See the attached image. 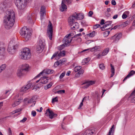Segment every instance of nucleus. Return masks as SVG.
Here are the masks:
<instances>
[{
  "label": "nucleus",
  "instance_id": "473e14b6",
  "mask_svg": "<svg viewBox=\"0 0 135 135\" xmlns=\"http://www.w3.org/2000/svg\"><path fill=\"white\" fill-rule=\"evenodd\" d=\"M84 16L83 15L79 13L78 14V20H81L84 18Z\"/></svg>",
  "mask_w": 135,
  "mask_h": 135
},
{
  "label": "nucleus",
  "instance_id": "13d9d810",
  "mask_svg": "<svg viewBox=\"0 0 135 135\" xmlns=\"http://www.w3.org/2000/svg\"><path fill=\"white\" fill-rule=\"evenodd\" d=\"M83 100H82L81 102V103L80 105H79V107L78 108L79 109L80 108H81V107L83 105Z\"/></svg>",
  "mask_w": 135,
  "mask_h": 135
},
{
  "label": "nucleus",
  "instance_id": "680f3d73",
  "mask_svg": "<svg viewBox=\"0 0 135 135\" xmlns=\"http://www.w3.org/2000/svg\"><path fill=\"white\" fill-rule=\"evenodd\" d=\"M105 22V20L103 19H102L101 21L100 24L101 25H103L104 24H105V23H104Z\"/></svg>",
  "mask_w": 135,
  "mask_h": 135
},
{
  "label": "nucleus",
  "instance_id": "338daca9",
  "mask_svg": "<svg viewBox=\"0 0 135 135\" xmlns=\"http://www.w3.org/2000/svg\"><path fill=\"white\" fill-rule=\"evenodd\" d=\"M21 110V109H16L15 111V113H17L20 112Z\"/></svg>",
  "mask_w": 135,
  "mask_h": 135
},
{
  "label": "nucleus",
  "instance_id": "72a5a7b5",
  "mask_svg": "<svg viewBox=\"0 0 135 135\" xmlns=\"http://www.w3.org/2000/svg\"><path fill=\"white\" fill-rule=\"evenodd\" d=\"M95 32L94 31H93L92 32L88 34L87 35L89 37H93L95 36Z\"/></svg>",
  "mask_w": 135,
  "mask_h": 135
},
{
  "label": "nucleus",
  "instance_id": "58836bf2",
  "mask_svg": "<svg viewBox=\"0 0 135 135\" xmlns=\"http://www.w3.org/2000/svg\"><path fill=\"white\" fill-rule=\"evenodd\" d=\"M52 85V84L50 83L49 84H47V85L45 86L44 87V89L45 90H47V89L50 88Z\"/></svg>",
  "mask_w": 135,
  "mask_h": 135
},
{
  "label": "nucleus",
  "instance_id": "cd10ccee",
  "mask_svg": "<svg viewBox=\"0 0 135 135\" xmlns=\"http://www.w3.org/2000/svg\"><path fill=\"white\" fill-rule=\"evenodd\" d=\"M129 21H127L124 22H123L121 25V26L123 27H125L127 26L129 23Z\"/></svg>",
  "mask_w": 135,
  "mask_h": 135
},
{
  "label": "nucleus",
  "instance_id": "8fccbe9b",
  "mask_svg": "<svg viewBox=\"0 0 135 135\" xmlns=\"http://www.w3.org/2000/svg\"><path fill=\"white\" fill-rule=\"evenodd\" d=\"M100 96V94L97 91L95 92V97L97 99H98Z\"/></svg>",
  "mask_w": 135,
  "mask_h": 135
},
{
  "label": "nucleus",
  "instance_id": "de8ad7c7",
  "mask_svg": "<svg viewBox=\"0 0 135 135\" xmlns=\"http://www.w3.org/2000/svg\"><path fill=\"white\" fill-rule=\"evenodd\" d=\"M58 101V100L57 99V97H56L55 98L52 99V103H54L55 102H57Z\"/></svg>",
  "mask_w": 135,
  "mask_h": 135
},
{
  "label": "nucleus",
  "instance_id": "393cba45",
  "mask_svg": "<svg viewBox=\"0 0 135 135\" xmlns=\"http://www.w3.org/2000/svg\"><path fill=\"white\" fill-rule=\"evenodd\" d=\"M10 92V91L9 90H6V92L3 95H4L2 98H0V99H5L6 97H7L8 95L9 94Z\"/></svg>",
  "mask_w": 135,
  "mask_h": 135
},
{
  "label": "nucleus",
  "instance_id": "c9c22d12",
  "mask_svg": "<svg viewBox=\"0 0 135 135\" xmlns=\"http://www.w3.org/2000/svg\"><path fill=\"white\" fill-rule=\"evenodd\" d=\"M71 16L75 20H78V13H77L76 12H75Z\"/></svg>",
  "mask_w": 135,
  "mask_h": 135
},
{
  "label": "nucleus",
  "instance_id": "dca6fc26",
  "mask_svg": "<svg viewBox=\"0 0 135 135\" xmlns=\"http://www.w3.org/2000/svg\"><path fill=\"white\" fill-rule=\"evenodd\" d=\"M5 50L4 47H0V59H1L4 58Z\"/></svg>",
  "mask_w": 135,
  "mask_h": 135
},
{
  "label": "nucleus",
  "instance_id": "ddd939ff",
  "mask_svg": "<svg viewBox=\"0 0 135 135\" xmlns=\"http://www.w3.org/2000/svg\"><path fill=\"white\" fill-rule=\"evenodd\" d=\"M41 19V20L43 18L45 14L46 13V10L44 6H42L40 11Z\"/></svg>",
  "mask_w": 135,
  "mask_h": 135
},
{
  "label": "nucleus",
  "instance_id": "20e7f679",
  "mask_svg": "<svg viewBox=\"0 0 135 135\" xmlns=\"http://www.w3.org/2000/svg\"><path fill=\"white\" fill-rule=\"evenodd\" d=\"M20 33L22 37L25 38L26 41L29 40L31 34L30 32L26 27H24L22 28L20 31Z\"/></svg>",
  "mask_w": 135,
  "mask_h": 135
},
{
  "label": "nucleus",
  "instance_id": "3c124183",
  "mask_svg": "<svg viewBox=\"0 0 135 135\" xmlns=\"http://www.w3.org/2000/svg\"><path fill=\"white\" fill-rule=\"evenodd\" d=\"M65 72L62 73L59 76V78L60 79H61L63 78L65 75Z\"/></svg>",
  "mask_w": 135,
  "mask_h": 135
},
{
  "label": "nucleus",
  "instance_id": "f3484780",
  "mask_svg": "<svg viewBox=\"0 0 135 135\" xmlns=\"http://www.w3.org/2000/svg\"><path fill=\"white\" fill-rule=\"evenodd\" d=\"M48 77L43 76L41 78V84L46 83L48 81Z\"/></svg>",
  "mask_w": 135,
  "mask_h": 135
},
{
  "label": "nucleus",
  "instance_id": "412c9836",
  "mask_svg": "<svg viewBox=\"0 0 135 135\" xmlns=\"http://www.w3.org/2000/svg\"><path fill=\"white\" fill-rule=\"evenodd\" d=\"M66 4V3L62 2L61 4V6L60 8V9L61 11L63 12L67 9V7Z\"/></svg>",
  "mask_w": 135,
  "mask_h": 135
},
{
  "label": "nucleus",
  "instance_id": "4c0bfd02",
  "mask_svg": "<svg viewBox=\"0 0 135 135\" xmlns=\"http://www.w3.org/2000/svg\"><path fill=\"white\" fill-rule=\"evenodd\" d=\"M58 54V52H55L53 55L51 57V59H53L54 58L56 57V58H58L57 54Z\"/></svg>",
  "mask_w": 135,
  "mask_h": 135
},
{
  "label": "nucleus",
  "instance_id": "4468645a",
  "mask_svg": "<svg viewBox=\"0 0 135 135\" xmlns=\"http://www.w3.org/2000/svg\"><path fill=\"white\" fill-rule=\"evenodd\" d=\"M35 15L32 13L28 17V21L30 23L32 24L33 23V19L35 18Z\"/></svg>",
  "mask_w": 135,
  "mask_h": 135
},
{
  "label": "nucleus",
  "instance_id": "2eb2a0df",
  "mask_svg": "<svg viewBox=\"0 0 135 135\" xmlns=\"http://www.w3.org/2000/svg\"><path fill=\"white\" fill-rule=\"evenodd\" d=\"M95 83L94 81H90L86 82L85 83V85L83 86V88L85 89L88 87L89 86L94 84Z\"/></svg>",
  "mask_w": 135,
  "mask_h": 135
},
{
  "label": "nucleus",
  "instance_id": "a19ab883",
  "mask_svg": "<svg viewBox=\"0 0 135 135\" xmlns=\"http://www.w3.org/2000/svg\"><path fill=\"white\" fill-rule=\"evenodd\" d=\"M26 86L27 89H28L30 88H32L33 87V86L31 83L28 84Z\"/></svg>",
  "mask_w": 135,
  "mask_h": 135
},
{
  "label": "nucleus",
  "instance_id": "49530a36",
  "mask_svg": "<svg viewBox=\"0 0 135 135\" xmlns=\"http://www.w3.org/2000/svg\"><path fill=\"white\" fill-rule=\"evenodd\" d=\"M44 71H43L41 72L40 73L37 75L35 78H38L40 76H41V75H42V74H43L44 73Z\"/></svg>",
  "mask_w": 135,
  "mask_h": 135
},
{
  "label": "nucleus",
  "instance_id": "6e6d98bb",
  "mask_svg": "<svg viewBox=\"0 0 135 135\" xmlns=\"http://www.w3.org/2000/svg\"><path fill=\"white\" fill-rule=\"evenodd\" d=\"M58 56V58L59 59V57H60L61 56H62V52L61 51H60V52L59 53H58L57 54Z\"/></svg>",
  "mask_w": 135,
  "mask_h": 135
},
{
  "label": "nucleus",
  "instance_id": "9b49d317",
  "mask_svg": "<svg viewBox=\"0 0 135 135\" xmlns=\"http://www.w3.org/2000/svg\"><path fill=\"white\" fill-rule=\"evenodd\" d=\"M19 68L25 72H27L29 68V65L26 63H25L20 66Z\"/></svg>",
  "mask_w": 135,
  "mask_h": 135
},
{
  "label": "nucleus",
  "instance_id": "f257e3e1",
  "mask_svg": "<svg viewBox=\"0 0 135 135\" xmlns=\"http://www.w3.org/2000/svg\"><path fill=\"white\" fill-rule=\"evenodd\" d=\"M4 23L5 28L7 29L12 27L14 24L15 16V12L12 10H8L5 13Z\"/></svg>",
  "mask_w": 135,
  "mask_h": 135
},
{
  "label": "nucleus",
  "instance_id": "9d476101",
  "mask_svg": "<svg viewBox=\"0 0 135 135\" xmlns=\"http://www.w3.org/2000/svg\"><path fill=\"white\" fill-rule=\"evenodd\" d=\"M122 36V34L121 33H117L114 36L111 37V39H114V40L113 41L114 42L116 43L119 40Z\"/></svg>",
  "mask_w": 135,
  "mask_h": 135
},
{
  "label": "nucleus",
  "instance_id": "f03ea898",
  "mask_svg": "<svg viewBox=\"0 0 135 135\" xmlns=\"http://www.w3.org/2000/svg\"><path fill=\"white\" fill-rule=\"evenodd\" d=\"M31 54L30 49L28 48H25L22 51L20 54L21 58L24 60L30 59L31 57Z\"/></svg>",
  "mask_w": 135,
  "mask_h": 135
},
{
  "label": "nucleus",
  "instance_id": "6e6552de",
  "mask_svg": "<svg viewBox=\"0 0 135 135\" xmlns=\"http://www.w3.org/2000/svg\"><path fill=\"white\" fill-rule=\"evenodd\" d=\"M49 23L50 24L48 26L49 32H48V33L49 39L50 40H51L53 33L52 24L51 23L50 21H49Z\"/></svg>",
  "mask_w": 135,
  "mask_h": 135
},
{
  "label": "nucleus",
  "instance_id": "6ab92c4d",
  "mask_svg": "<svg viewBox=\"0 0 135 135\" xmlns=\"http://www.w3.org/2000/svg\"><path fill=\"white\" fill-rule=\"evenodd\" d=\"M22 100V99L21 98L18 99V100L15 102L14 103L12 104V106L13 107H15L20 104Z\"/></svg>",
  "mask_w": 135,
  "mask_h": 135
},
{
  "label": "nucleus",
  "instance_id": "2f4dec72",
  "mask_svg": "<svg viewBox=\"0 0 135 135\" xmlns=\"http://www.w3.org/2000/svg\"><path fill=\"white\" fill-rule=\"evenodd\" d=\"M109 51V49L108 48H107L104 50L102 53V56H105L106 55Z\"/></svg>",
  "mask_w": 135,
  "mask_h": 135
},
{
  "label": "nucleus",
  "instance_id": "79ce46f5",
  "mask_svg": "<svg viewBox=\"0 0 135 135\" xmlns=\"http://www.w3.org/2000/svg\"><path fill=\"white\" fill-rule=\"evenodd\" d=\"M6 65L5 64H3L1 65L0 66V68L2 69V70H4L6 68Z\"/></svg>",
  "mask_w": 135,
  "mask_h": 135
},
{
  "label": "nucleus",
  "instance_id": "f8f14e48",
  "mask_svg": "<svg viewBox=\"0 0 135 135\" xmlns=\"http://www.w3.org/2000/svg\"><path fill=\"white\" fill-rule=\"evenodd\" d=\"M75 19L71 16H70L68 19V22L69 25L70 26H72L74 25L77 24L78 25V23L77 22H74Z\"/></svg>",
  "mask_w": 135,
  "mask_h": 135
},
{
  "label": "nucleus",
  "instance_id": "774afa93",
  "mask_svg": "<svg viewBox=\"0 0 135 135\" xmlns=\"http://www.w3.org/2000/svg\"><path fill=\"white\" fill-rule=\"evenodd\" d=\"M9 135H11L12 132L11 129L10 128H9L8 130Z\"/></svg>",
  "mask_w": 135,
  "mask_h": 135
},
{
  "label": "nucleus",
  "instance_id": "4d7b16f0",
  "mask_svg": "<svg viewBox=\"0 0 135 135\" xmlns=\"http://www.w3.org/2000/svg\"><path fill=\"white\" fill-rule=\"evenodd\" d=\"M27 119V118L25 117H24L23 119L20 121V122H25Z\"/></svg>",
  "mask_w": 135,
  "mask_h": 135
},
{
  "label": "nucleus",
  "instance_id": "7ed1b4c3",
  "mask_svg": "<svg viewBox=\"0 0 135 135\" xmlns=\"http://www.w3.org/2000/svg\"><path fill=\"white\" fill-rule=\"evenodd\" d=\"M73 36V34L70 33L68 35H66L64 37L62 40V41L64 42V44L61 45L59 47V50H61L65 46H69V44L73 38H72L70 39V37Z\"/></svg>",
  "mask_w": 135,
  "mask_h": 135
},
{
  "label": "nucleus",
  "instance_id": "b1692460",
  "mask_svg": "<svg viewBox=\"0 0 135 135\" xmlns=\"http://www.w3.org/2000/svg\"><path fill=\"white\" fill-rule=\"evenodd\" d=\"M115 127L114 125H113L111 128L109 130L108 134L107 135H112L114 132Z\"/></svg>",
  "mask_w": 135,
  "mask_h": 135
},
{
  "label": "nucleus",
  "instance_id": "0eeeda50",
  "mask_svg": "<svg viewBox=\"0 0 135 135\" xmlns=\"http://www.w3.org/2000/svg\"><path fill=\"white\" fill-rule=\"evenodd\" d=\"M17 46H18L17 45H15L10 42L8 45V51L9 53L11 54L14 53L16 48L17 47Z\"/></svg>",
  "mask_w": 135,
  "mask_h": 135
},
{
  "label": "nucleus",
  "instance_id": "1a4fd4ad",
  "mask_svg": "<svg viewBox=\"0 0 135 135\" xmlns=\"http://www.w3.org/2000/svg\"><path fill=\"white\" fill-rule=\"evenodd\" d=\"M48 113L49 117L51 119H52L54 117H56L57 116V114H54V112L51 110H50L49 109H48L46 110L45 114Z\"/></svg>",
  "mask_w": 135,
  "mask_h": 135
},
{
  "label": "nucleus",
  "instance_id": "69168bd1",
  "mask_svg": "<svg viewBox=\"0 0 135 135\" xmlns=\"http://www.w3.org/2000/svg\"><path fill=\"white\" fill-rule=\"evenodd\" d=\"M37 95H35L33 96L32 98V99L33 100H36L37 99Z\"/></svg>",
  "mask_w": 135,
  "mask_h": 135
},
{
  "label": "nucleus",
  "instance_id": "864d4df0",
  "mask_svg": "<svg viewBox=\"0 0 135 135\" xmlns=\"http://www.w3.org/2000/svg\"><path fill=\"white\" fill-rule=\"evenodd\" d=\"M93 14V11H89L88 13V16L89 17H91L92 16V15Z\"/></svg>",
  "mask_w": 135,
  "mask_h": 135
},
{
  "label": "nucleus",
  "instance_id": "e2e57ef3",
  "mask_svg": "<svg viewBox=\"0 0 135 135\" xmlns=\"http://www.w3.org/2000/svg\"><path fill=\"white\" fill-rule=\"evenodd\" d=\"M112 4L113 5H116V3L115 1V0H113L111 1Z\"/></svg>",
  "mask_w": 135,
  "mask_h": 135
},
{
  "label": "nucleus",
  "instance_id": "c03bdc74",
  "mask_svg": "<svg viewBox=\"0 0 135 135\" xmlns=\"http://www.w3.org/2000/svg\"><path fill=\"white\" fill-rule=\"evenodd\" d=\"M99 67L102 70H103L105 68V66L103 64H100L99 65Z\"/></svg>",
  "mask_w": 135,
  "mask_h": 135
},
{
  "label": "nucleus",
  "instance_id": "a18cd8bd",
  "mask_svg": "<svg viewBox=\"0 0 135 135\" xmlns=\"http://www.w3.org/2000/svg\"><path fill=\"white\" fill-rule=\"evenodd\" d=\"M99 49V47L98 46H95L92 48L91 49V51H94L96 50Z\"/></svg>",
  "mask_w": 135,
  "mask_h": 135
},
{
  "label": "nucleus",
  "instance_id": "bb28decb",
  "mask_svg": "<svg viewBox=\"0 0 135 135\" xmlns=\"http://www.w3.org/2000/svg\"><path fill=\"white\" fill-rule=\"evenodd\" d=\"M44 73L46 74H52L54 72V70H50L49 69H46V70H44Z\"/></svg>",
  "mask_w": 135,
  "mask_h": 135
},
{
  "label": "nucleus",
  "instance_id": "39448f33",
  "mask_svg": "<svg viewBox=\"0 0 135 135\" xmlns=\"http://www.w3.org/2000/svg\"><path fill=\"white\" fill-rule=\"evenodd\" d=\"M16 6L20 9L25 8L29 0H14Z\"/></svg>",
  "mask_w": 135,
  "mask_h": 135
},
{
  "label": "nucleus",
  "instance_id": "4be33fe9",
  "mask_svg": "<svg viewBox=\"0 0 135 135\" xmlns=\"http://www.w3.org/2000/svg\"><path fill=\"white\" fill-rule=\"evenodd\" d=\"M130 97L131 98V102L135 103V90H134L131 93Z\"/></svg>",
  "mask_w": 135,
  "mask_h": 135
},
{
  "label": "nucleus",
  "instance_id": "5701e85b",
  "mask_svg": "<svg viewBox=\"0 0 135 135\" xmlns=\"http://www.w3.org/2000/svg\"><path fill=\"white\" fill-rule=\"evenodd\" d=\"M6 9V7L4 3L0 4V13L3 12Z\"/></svg>",
  "mask_w": 135,
  "mask_h": 135
},
{
  "label": "nucleus",
  "instance_id": "c756f323",
  "mask_svg": "<svg viewBox=\"0 0 135 135\" xmlns=\"http://www.w3.org/2000/svg\"><path fill=\"white\" fill-rule=\"evenodd\" d=\"M84 70L83 69H81L80 70L78 73H76L75 75L76 76H78L81 74H82L84 72Z\"/></svg>",
  "mask_w": 135,
  "mask_h": 135
},
{
  "label": "nucleus",
  "instance_id": "c85d7f7f",
  "mask_svg": "<svg viewBox=\"0 0 135 135\" xmlns=\"http://www.w3.org/2000/svg\"><path fill=\"white\" fill-rule=\"evenodd\" d=\"M90 61L89 58H86L83 61H82V64L83 65H85V64L88 63Z\"/></svg>",
  "mask_w": 135,
  "mask_h": 135
},
{
  "label": "nucleus",
  "instance_id": "5fc2aeb1",
  "mask_svg": "<svg viewBox=\"0 0 135 135\" xmlns=\"http://www.w3.org/2000/svg\"><path fill=\"white\" fill-rule=\"evenodd\" d=\"M127 17V15L124 13L123 14L122 16V18L123 19L126 18Z\"/></svg>",
  "mask_w": 135,
  "mask_h": 135
},
{
  "label": "nucleus",
  "instance_id": "37998d69",
  "mask_svg": "<svg viewBox=\"0 0 135 135\" xmlns=\"http://www.w3.org/2000/svg\"><path fill=\"white\" fill-rule=\"evenodd\" d=\"M27 88L26 86H24L22 87L21 89V91L22 92H25L27 90Z\"/></svg>",
  "mask_w": 135,
  "mask_h": 135
},
{
  "label": "nucleus",
  "instance_id": "bf43d9fd",
  "mask_svg": "<svg viewBox=\"0 0 135 135\" xmlns=\"http://www.w3.org/2000/svg\"><path fill=\"white\" fill-rule=\"evenodd\" d=\"M64 59H62L61 60H60L59 61H57L58 62H59V64H62V62H64Z\"/></svg>",
  "mask_w": 135,
  "mask_h": 135
},
{
  "label": "nucleus",
  "instance_id": "7c9ffc66",
  "mask_svg": "<svg viewBox=\"0 0 135 135\" xmlns=\"http://www.w3.org/2000/svg\"><path fill=\"white\" fill-rule=\"evenodd\" d=\"M82 68L81 66H76L74 69V70L75 72H77L80 70Z\"/></svg>",
  "mask_w": 135,
  "mask_h": 135
},
{
  "label": "nucleus",
  "instance_id": "423d86ee",
  "mask_svg": "<svg viewBox=\"0 0 135 135\" xmlns=\"http://www.w3.org/2000/svg\"><path fill=\"white\" fill-rule=\"evenodd\" d=\"M45 45V40L43 39H40L37 46L36 51L37 52H41L44 49Z\"/></svg>",
  "mask_w": 135,
  "mask_h": 135
},
{
  "label": "nucleus",
  "instance_id": "aec40b11",
  "mask_svg": "<svg viewBox=\"0 0 135 135\" xmlns=\"http://www.w3.org/2000/svg\"><path fill=\"white\" fill-rule=\"evenodd\" d=\"M25 74V72L23 71L20 68L18 69L17 72V75L18 76L21 77L23 76Z\"/></svg>",
  "mask_w": 135,
  "mask_h": 135
},
{
  "label": "nucleus",
  "instance_id": "052dcab7",
  "mask_svg": "<svg viewBox=\"0 0 135 135\" xmlns=\"http://www.w3.org/2000/svg\"><path fill=\"white\" fill-rule=\"evenodd\" d=\"M81 35L80 33H79L78 34H77L75 35L74 37H72L71 38H73L74 37H76L77 36H81Z\"/></svg>",
  "mask_w": 135,
  "mask_h": 135
},
{
  "label": "nucleus",
  "instance_id": "ea45409f",
  "mask_svg": "<svg viewBox=\"0 0 135 135\" xmlns=\"http://www.w3.org/2000/svg\"><path fill=\"white\" fill-rule=\"evenodd\" d=\"M65 92V90H60L56 91L55 93H57L59 94H62L63 93H64Z\"/></svg>",
  "mask_w": 135,
  "mask_h": 135
},
{
  "label": "nucleus",
  "instance_id": "f704fd0d",
  "mask_svg": "<svg viewBox=\"0 0 135 135\" xmlns=\"http://www.w3.org/2000/svg\"><path fill=\"white\" fill-rule=\"evenodd\" d=\"M62 2L64 3L67 4H70L71 3V0H62Z\"/></svg>",
  "mask_w": 135,
  "mask_h": 135
},
{
  "label": "nucleus",
  "instance_id": "0e129e2a",
  "mask_svg": "<svg viewBox=\"0 0 135 135\" xmlns=\"http://www.w3.org/2000/svg\"><path fill=\"white\" fill-rule=\"evenodd\" d=\"M59 62H58V61H57L54 64V66L56 67L58 65H59Z\"/></svg>",
  "mask_w": 135,
  "mask_h": 135
},
{
  "label": "nucleus",
  "instance_id": "09e8293b",
  "mask_svg": "<svg viewBox=\"0 0 135 135\" xmlns=\"http://www.w3.org/2000/svg\"><path fill=\"white\" fill-rule=\"evenodd\" d=\"M100 25L99 24H96L93 26V29H96L99 27H100Z\"/></svg>",
  "mask_w": 135,
  "mask_h": 135
},
{
  "label": "nucleus",
  "instance_id": "a878e982",
  "mask_svg": "<svg viewBox=\"0 0 135 135\" xmlns=\"http://www.w3.org/2000/svg\"><path fill=\"white\" fill-rule=\"evenodd\" d=\"M110 65L111 67V71L112 73L110 77H112L114 75L115 69L114 66H113L112 64H110Z\"/></svg>",
  "mask_w": 135,
  "mask_h": 135
},
{
  "label": "nucleus",
  "instance_id": "e433bc0d",
  "mask_svg": "<svg viewBox=\"0 0 135 135\" xmlns=\"http://www.w3.org/2000/svg\"><path fill=\"white\" fill-rule=\"evenodd\" d=\"M112 22V21H108L106 22L105 23V26H106L107 27L108 26H109V25L111 24Z\"/></svg>",
  "mask_w": 135,
  "mask_h": 135
},
{
  "label": "nucleus",
  "instance_id": "a211bd4d",
  "mask_svg": "<svg viewBox=\"0 0 135 135\" xmlns=\"http://www.w3.org/2000/svg\"><path fill=\"white\" fill-rule=\"evenodd\" d=\"M134 74H135V71L133 70L131 71L124 78L123 81H124L127 79L129 78L131 76H133Z\"/></svg>",
  "mask_w": 135,
  "mask_h": 135
},
{
  "label": "nucleus",
  "instance_id": "603ef678",
  "mask_svg": "<svg viewBox=\"0 0 135 135\" xmlns=\"http://www.w3.org/2000/svg\"><path fill=\"white\" fill-rule=\"evenodd\" d=\"M36 112L34 110H33L31 112V114L33 117H35L36 115Z\"/></svg>",
  "mask_w": 135,
  "mask_h": 135
}]
</instances>
